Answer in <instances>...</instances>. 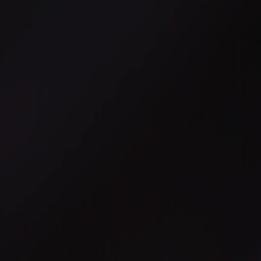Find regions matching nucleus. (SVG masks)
Returning <instances> with one entry per match:
<instances>
[{
    "label": "nucleus",
    "instance_id": "1",
    "mask_svg": "<svg viewBox=\"0 0 261 261\" xmlns=\"http://www.w3.org/2000/svg\"><path fill=\"white\" fill-rule=\"evenodd\" d=\"M80 82H261V80H80Z\"/></svg>",
    "mask_w": 261,
    "mask_h": 261
}]
</instances>
